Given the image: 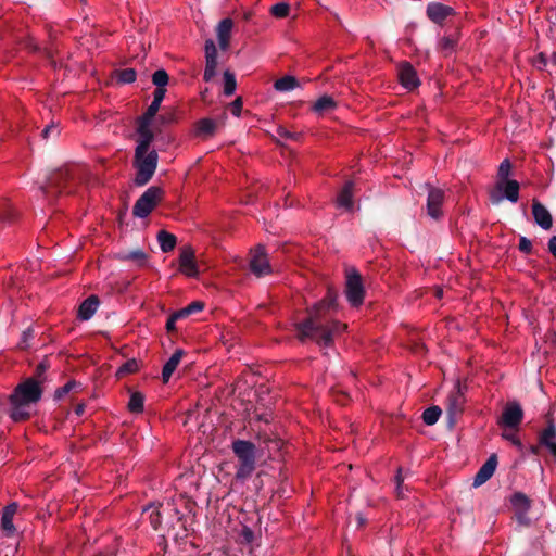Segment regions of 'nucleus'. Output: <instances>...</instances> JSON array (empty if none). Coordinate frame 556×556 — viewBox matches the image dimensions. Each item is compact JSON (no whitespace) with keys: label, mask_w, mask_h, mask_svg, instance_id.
<instances>
[{"label":"nucleus","mask_w":556,"mask_h":556,"mask_svg":"<svg viewBox=\"0 0 556 556\" xmlns=\"http://www.w3.org/2000/svg\"><path fill=\"white\" fill-rule=\"evenodd\" d=\"M337 308V292L328 289L326 296L307 311V318L295 324L298 339L302 342L311 339L321 346H330L346 329L345 324L333 318Z\"/></svg>","instance_id":"obj_1"},{"label":"nucleus","mask_w":556,"mask_h":556,"mask_svg":"<svg viewBox=\"0 0 556 556\" xmlns=\"http://www.w3.org/2000/svg\"><path fill=\"white\" fill-rule=\"evenodd\" d=\"M41 396L42 388L36 379L27 378L23 382L18 383L10 395V417L14 421L27 420L31 414V405L39 402Z\"/></svg>","instance_id":"obj_2"},{"label":"nucleus","mask_w":556,"mask_h":556,"mask_svg":"<svg viewBox=\"0 0 556 556\" xmlns=\"http://www.w3.org/2000/svg\"><path fill=\"white\" fill-rule=\"evenodd\" d=\"M231 448L238 459L235 477L243 482L252 476L256 468V446L250 441L235 440Z\"/></svg>","instance_id":"obj_3"},{"label":"nucleus","mask_w":556,"mask_h":556,"mask_svg":"<svg viewBox=\"0 0 556 556\" xmlns=\"http://www.w3.org/2000/svg\"><path fill=\"white\" fill-rule=\"evenodd\" d=\"M159 162V155L155 150L143 149L139 153V149H135L134 165L136 168L135 184L144 186L153 177Z\"/></svg>","instance_id":"obj_4"},{"label":"nucleus","mask_w":556,"mask_h":556,"mask_svg":"<svg viewBox=\"0 0 556 556\" xmlns=\"http://www.w3.org/2000/svg\"><path fill=\"white\" fill-rule=\"evenodd\" d=\"M217 38V45L212 38L207 39L204 45L205 68L203 73V79L206 83L211 81L216 76L218 65V51L226 52L230 46L231 37Z\"/></svg>","instance_id":"obj_5"},{"label":"nucleus","mask_w":556,"mask_h":556,"mask_svg":"<svg viewBox=\"0 0 556 556\" xmlns=\"http://www.w3.org/2000/svg\"><path fill=\"white\" fill-rule=\"evenodd\" d=\"M75 178L68 168H60L53 172L42 191L49 194H62L74 192Z\"/></svg>","instance_id":"obj_6"},{"label":"nucleus","mask_w":556,"mask_h":556,"mask_svg":"<svg viewBox=\"0 0 556 556\" xmlns=\"http://www.w3.org/2000/svg\"><path fill=\"white\" fill-rule=\"evenodd\" d=\"M164 191L162 188L156 186H151L148 188L142 195L136 201L132 207V214L136 217L144 218L147 217L155 206L163 199Z\"/></svg>","instance_id":"obj_7"},{"label":"nucleus","mask_w":556,"mask_h":556,"mask_svg":"<svg viewBox=\"0 0 556 556\" xmlns=\"http://www.w3.org/2000/svg\"><path fill=\"white\" fill-rule=\"evenodd\" d=\"M345 295L352 306L357 307L363 304L365 289L356 269H351L346 274Z\"/></svg>","instance_id":"obj_8"},{"label":"nucleus","mask_w":556,"mask_h":556,"mask_svg":"<svg viewBox=\"0 0 556 556\" xmlns=\"http://www.w3.org/2000/svg\"><path fill=\"white\" fill-rule=\"evenodd\" d=\"M523 419V409L517 401H509L505 405L497 424L504 429L517 430Z\"/></svg>","instance_id":"obj_9"},{"label":"nucleus","mask_w":556,"mask_h":556,"mask_svg":"<svg viewBox=\"0 0 556 556\" xmlns=\"http://www.w3.org/2000/svg\"><path fill=\"white\" fill-rule=\"evenodd\" d=\"M465 403L464 388L457 382L446 399V413L450 424H455L456 419L462 415Z\"/></svg>","instance_id":"obj_10"},{"label":"nucleus","mask_w":556,"mask_h":556,"mask_svg":"<svg viewBox=\"0 0 556 556\" xmlns=\"http://www.w3.org/2000/svg\"><path fill=\"white\" fill-rule=\"evenodd\" d=\"M510 504L515 511L517 522L521 526H529L530 519L528 518V511L531 507L530 498L521 492H516L510 497Z\"/></svg>","instance_id":"obj_11"},{"label":"nucleus","mask_w":556,"mask_h":556,"mask_svg":"<svg viewBox=\"0 0 556 556\" xmlns=\"http://www.w3.org/2000/svg\"><path fill=\"white\" fill-rule=\"evenodd\" d=\"M444 191L439 188L428 186L427 197V214L433 218L439 219L443 215L442 205L444 202Z\"/></svg>","instance_id":"obj_12"},{"label":"nucleus","mask_w":556,"mask_h":556,"mask_svg":"<svg viewBox=\"0 0 556 556\" xmlns=\"http://www.w3.org/2000/svg\"><path fill=\"white\" fill-rule=\"evenodd\" d=\"M496 190L503 192V195L491 193L493 203H500L503 198H506L513 203H516L519 199V182L517 180L497 181Z\"/></svg>","instance_id":"obj_13"},{"label":"nucleus","mask_w":556,"mask_h":556,"mask_svg":"<svg viewBox=\"0 0 556 556\" xmlns=\"http://www.w3.org/2000/svg\"><path fill=\"white\" fill-rule=\"evenodd\" d=\"M179 271L187 277H197L199 274L194 251L189 245L181 249L179 255Z\"/></svg>","instance_id":"obj_14"},{"label":"nucleus","mask_w":556,"mask_h":556,"mask_svg":"<svg viewBox=\"0 0 556 556\" xmlns=\"http://www.w3.org/2000/svg\"><path fill=\"white\" fill-rule=\"evenodd\" d=\"M401 85L407 90H414L420 85L417 72L408 62H403L397 67Z\"/></svg>","instance_id":"obj_15"},{"label":"nucleus","mask_w":556,"mask_h":556,"mask_svg":"<svg viewBox=\"0 0 556 556\" xmlns=\"http://www.w3.org/2000/svg\"><path fill=\"white\" fill-rule=\"evenodd\" d=\"M250 269L257 277L267 275L271 271L268 258L262 247H257L250 260Z\"/></svg>","instance_id":"obj_16"},{"label":"nucleus","mask_w":556,"mask_h":556,"mask_svg":"<svg viewBox=\"0 0 556 556\" xmlns=\"http://www.w3.org/2000/svg\"><path fill=\"white\" fill-rule=\"evenodd\" d=\"M539 444L546 447L556 458V425L553 420H548L546 428L540 432Z\"/></svg>","instance_id":"obj_17"},{"label":"nucleus","mask_w":556,"mask_h":556,"mask_svg":"<svg viewBox=\"0 0 556 556\" xmlns=\"http://www.w3.org/2000/svg\"><path fill=\"white\" fill-rule=\"evenodd\" d=\"M151 123L152 122L144 121L141 118L138 119V139L136 149H139V152L143 149H150V146L154 139V135L151 130Z\"/></svg>","instance_id":"obj_18"},{"label":"nucleus","mask_w":556,"mask_h":556,"mask_svg":"<svg viewBox=\"0 0 556 556\" xmlns=\"http://www.w3.org/2000/svg\"><path fill=\"white\" fill-rule=\"evenodd\" d=\"M497 466V456L492 454L481 466L473 478V486H480L485 483L495 472Z\"/></svg>","instance_id":"obj_19"},{"label":"nucleus","mask_w":556,"mask_h":556,"mask_svg":"<svg viewBox=\"0 0 556 556\" xmlns=\"http://www.w3.org/2000/svg\"><path fill=\"white\" fill-rule=\"evenodd\" d=\"M532 214L535 223L543 229L548 230L553 226V218L548 210L539 201L532 203Z\"/></svg>","instance_id":"obj_20"},{"label":"nucleus","mask_w":556,"mask_h":556,"mask_svg":"<svg viewBox=\"0 0 556 556\" xmlns=\"http://www.w3.org/2000/svg\"><path fill=\"white\" fill-rule=\"evenodd\" d=\"M454 10L452 7L439 2L429 3L427 7V15L434 23H442L446 17L452 15Z\"/></svg>","instance_id":"obj_21"},{"label":"nucleus","mask_w":556,"mask_h":556,"mask_svg":"<svg viewBox=\"0 0 556 556\" xmlns=\"http://www.w3.org/2000/svg\"><path fill=\"white\" fill-rule=\"evenodd\" d=\"M17 510V504L11 503L8 506L4 507L0 527L5 532L8 536H11L15 532V527L13 525V517Z\"/></svg>","instance_id":"obj_22"},{"label":"nucleus","mask_w":556,"mask_h":556,"mask_svg":"<svg viewBox=\"0 0 556 556\" xmlns=\"http://www.w3.org/2000/svg\"><path fill=\"white\" fill-rule=\"evenodd\" d=\"M99 299L97 295H90L78 307L77 317L80 320L90 319L99 307Z\"/></svg>","instance_id":"obj_23"},{"label":"nucleus","mask_w":556,"mask_h":556,"mask_svg":"<svg viewBox=\"0 0 556 556\" xmlns=\"http://www.w3.org/2000/svg\"><path fill=\"white\" fill-rule=\"evenodd\" d=\"M185 352L182 350H176L169 359L165 363L162 370L163 382H168L174 371L177 369Z\"/></svg>","instance_id":"obj_24"},{"label":"nucleus","mask_w":556,"mask_h":556,"mask_svg":"<svg viewBox=\"0 0 556 556\" xmlns=\"http://www.w3.org/2000/svg\"><path fill=\"white\" fill-rule=\"evenodd\" d=\"M353 181H348L337 198L338 206L344 207L345 210H352L353 207Z\"/></svg>","instance_id":"obj_25"},{"label":"nucleus","mask_w":556,"mask_h":556,"mask_svg":"<svg viewBox=\"0 0 556 556\" xmlns=\"http://www.w3.org/2000/svg\"><path fill=\"white\" fill-rule=\"evenodd\" d=\"M336 108L337 102L334 101V99L330 96L325 94L317 99V101L313 104L312 110L315 113L323 115L326 112L334 110Z\"/></svg>","instance_id":"obj_26"},{"label":"nucleus","mask_w":556,"mask_h":556,"mask_svg":"<svg viewBox=\"0 0 556 556\" xmlns=\"http://www.w3.org/2000/svg\"><path fill=\"white\" fill-rule=\"evenodd\" d=\"M157 240L160 243V248L164 253L173 251L177 243L176 237L173 233L167 232L165 230L159 231Z\"/></svg>","instance_id":"obj_27"},{"label":"nucleus","mask_w":556,"mask_h":556,"mask_svg":"<svg viewBox=\"0 0 556 556\" xmlns=\"http://www.w3.org/2000/svg\"><path fill=\"white\" fill-rule=\"evenodd\" d=\"M216 123L211 118H202L197 124V135L208 137L212 136L215 131Z\"/></svg>","instance_id":"obj_28"},{"label":"nucleus","mask_w":556,"mask_h":556,"mask_svg":"<svg viewBox=\"0 0 556 556\" xmlns=\"http://www.w3.org/2000/svg\"><path fill=\"white\" fill-rule=\"evenodd\" d=\"M277 91H290L298 87V80L294 76H283L277 79L274 84Z\"/></svg>","instance_id":"obj_29"},{"label":"nucleus","mask_w":556,"mask_h":556,"mask_svg":"<svg viewBox=\"0 0 556 556\" xmlns=\"http://www.w3.org/2000/svg\"><path fill=\"white\" fill-rule=\"evenodd\" d=\"M143 403H144V396L140 392H134L130 395L129 402H128V409L131 413H142L143 410Z\"/></svg>","instance_id":"obj_30"},{"label":"nucleus","mask_w":556,"mask_h":556,"mask_svg":"<svg viewBox=\"0 0 556 556\" xmlns=\"http://www.w3.org/2000/svg\"><path fill=\"white\" fill-rule=\"evenodd\" d=\"M237 88V81L235 74L230 71L224 72V94L229 97L232 96Z\"/></svg>","instance_id":"obj_31"},{"label":"nucleus","mask_w":556,"mask_h":556,"mask_svg":"<svg viewBox=\"0 0 556 556\" xmlns=\"http://www.w3.org/2000/svg\"><path fill=\"white\" fill-rule=\"evenodd\" d=\"M441 413L442 410L439 406L428 407L422 413V420L426 425L432 426L439 420Z\"/></svg>","instance_id":"obj_32"},{"label":"nucleus","mask_w":556,"mask_h":556,"mask_svg":"<svg viewBox=\"0 0 556 556\" xmlns=\"http://www.w3.org/2000/svg\"><path fill=\"white\" fill-rule=\"evenodd\" d=\"M511 173V163L508 159H505L501 162L498 169H497V181H506L509 180L508 176Z\"/></svg>","instance_id":"obj_33"},{"label":"nucleus","mask_w":556,"mask_h":556,"mask_svg":"<svg viewBox=\"0 0 556 556\" xmlns=\"http://www.w3.org/2000/svg\"><path fill=\"white\" fill-rule=\"evenodd\" d=\"M139 369L138 362L135 358L125 362L117 370V376L134 374Z\"/></svg>","instance_id":"obj_34"},{"label":"nucleus","mask_w":556,"mask_h":556,"mask_svg":"<svg viewBox=\"0 0 556 556\" xmlns=\"http://www.w3.org/2000/svg\"><path fill=\"white\" fill-rule=\"evenodd\" d=\"M147 511H149V519L151 526L153 527V529L157 530L162 523L160 507L150 506L147 508Z\"/></svg>","instance_id":"obj_35"},{"label":"nucleus","mask_w":556,"mask_h":556,"mask_svg":"<svg viewBox=\"0 0 556 556\" xmlns=\"http://www.w3.org/2000/svg\"><path fill=\"white\" fill-rule=\"evenodd\" d=\"M289 11H290V5L286 2L276 3L270 8L271 15L277 18H282V17L288 16Z\"/></svg>","instance_id":"obj_36"},{"label":"nucleus","mask_w":556,"mask_h":556,"mask_svg":"<svg viewBox=\"0 0 556 556\" xmlns=\"http://www.w3.org/2000/svg\"><path fill=\"white\" fill-rule=\"evenodd\" d=\"M168 79L169 77L165 70H157L152 75V83L159 88H165Z\"/></svg>","instance_id":"obj_37"},{"label":"nucleus","mask_w":556,"mask_h":556,"mask_svg":"<svg viewBox=\"0 0 556 556\" xmlns=\"http://www.w3.org/2000/svg\"><path fill=\"white\" fill-rule=\"evenodd\" d=\"M137 74L132 68H125L117 72V80L122 84H130L136 80Z\"/></svg>","instance_id":"obj_38"},{"label":"nucleus","mask_w":556,"mask_h":556,"mask_svg":"<svg viewBox=\"0 0 556 556\" xmlns=\"http://www.w3.org/2000/svg\"><path fill=\"white\" fill-rule=\"evenodd\" d=\"M232 27L233 22L231 18H223L216 26V35H230Z\"/></svg>","instance_id":"obj_39"},{"label":"nucleus","mask_w":556,"mask_h":556,"mask_svg":"<svg viewBox=\"0 0 556 556\" xmlns=\"http://www.w3.org/2000/svg\"><path fill=\"white\" fill-rule=\"evenodd\" d=\"M77 386H78V383L75 380H70L63 387L55 390L54 399L61 400L63 396H65L67 393H70Z\"/></svg>","instance_id":"obj_40"},{"label":"nucleus","mask_w":556,"mask_h":556,"mask_svg":"<svg viewBox=\"0 0 556 556\" xmlns=\"http://www.w3.org/2000/svg\"><path fill=\"white\" fill-rule=\"evenodd\" d=\"M127 261H135L139 264L143 263L147 258V254L142 250H135L128 253H125L122 257Z\"/></svg>","instance_id":"obj_41"},{"label":"nucleus","mask_w":556,"mask_h":556,"mask_svg":"<svg viewBox=\"0 0 556 556\" xmlns=\"http://www.w3.org/2000/svg\"><path fill=\"white\" fill-rule=\"evenodd\" d=\"M160 103H157L156 101H152L151 104L148 106L147 111L139 118L152 122L157 111L160 110Z\"/></svg>","instance_id":"obj_42"},{"label":"nucleus","mask_w":556,"mask_h":556,"mask_svg":"<svg viewBox=\"0 0 556 556\" xmlns=\"http://www.w3.org/2000/svg\"><path fill=\"white\" fill-rule=\"evenodd\" d=\"M252 418L257 421L269 424L273 419V413L269 409H265L263 412H258V409H255Z\"/></svg>","instance_id":"obj_43"},{"label":"nucleus","mask_w":556,"mask_h":556,"mask_svg":"<svg viewBox=\"0 0 556 556\" xmlns=\"http://www.w3.org/2000/svg\"><path fill=\"white\" fill-rule=\"evenodd\" d=\"M48 367H49V365L46 362L39 363L38 366L36 367L35 377H33V378L36 379L37 381H39V386H41V383L46 379L45 374H46Z\"/></svg>","instance_id":"obj_44"},{"label":"nucleus","mask_w":556,"mask_h":556,"mask_svg":"<svg viewBox=\"0 0 556 556\" xmlns=\"http://www.w3.org/2000/svg\"><path fill=\"white\" fill-rule=\"evenodd\" d=\"M502 438L506 441H509L511 444H514L518 448H522V443L515 433L505 430L502 433Z\"/></svg>","instance_id":"obj_45"},{"label":"nucleus","mask_w":556,"mask_h":556,"mask_svg":"<svg viewBox=\"0 0 556 556\" xmlns=\"http://www.w3.org/2000/svg\"><path fill=\"white\" fill-rule=\"evenodd\" d=\"M456 38L457 37H443L440 40L439 46L444 50H452L457 43Z\"/></svg>","instance_id":"obj_46"},{"label":"nucleus","mask_w":556,"mask_h":556,"mask_svg":"<svg viewBox=\"0 0 556 556\" xmlns=\"http://www.w3.org/2000/svg\"><path fill=\"white\" fill-rule=\"evenodd\" d=\"M518 248L520 252L530 254L532 252V242L526 237H520Z\"/></svg>","instance_id":"obj_47"},{"label":"nucleus","mask_w":556,"mask_h":556,"mask_svg":"<svg viewBox=\"0 0 556 556\" xmlns=\"http://www.w3.org/2000/svg\"><path fill=\"white\" fill-rule=\"evenodd\" d=\"M403 481H404V478L402 477V470L399 469L397 473L395 476V483H396L395 491H396V494L399 497H404Z\"/></svg>","instance_id":"obj_48"},{"label":"nucleus","mask_w":556,"mask_h":556,"mask_svg":"<svg viewBox=\"0 0 556 556\" xmlns=\"http://www.w3.org/2000/svg\"><path fill=\"white\" fill-rule=\"evenodd\" d=\"M204 307V304L200 301H194L186 306L189 314L201 312Z\"/></svg>","instance_id":"obj_49"},{"label":"nucleus","mask_w":556,"mask_h":556,"mask_svg":"<svg viewBox=\"0 0 556 556\" xmlns=\"http://www.w3.org/2000/svg\"><path fill=\"white\" fill-rule=\"evenodd\" d=\"M277 134L279 137L281 138H285V139H290V140H295L298 138V135L296 134H293L289 130H287L286 128H282V127H279L277 129Z\"/></svg>","instance_id":"obj_50"},{"label":"nucleus","mask_w":556,"mask_h":556,"mask_svg":"<svg viewBox=\"0 0 556 556\" xmlns=\"http://www.w3.org/2000/svg\"><path fill=\"white\" fill-rule=\"evenodd\" d=\"M165 93H166V89L165 88L156 87V89L153 92V100L152 101H156L157 103L161 104L162 101L164 100Z\"/></svg>","instance_id":"obj_51"},{"label":"nucleus","mask_w":556,"mask_h":556,"mask_svg":"<svg viewBox=\"0 0 556 556\" xmlns=\"http://www.w3.org/2000/svg\"><path fill=\"white\" fill-rule=\"evenodd\" d=\"M241 110H242V100H241V98H237L231 103V112L233 115L239 116L241 113Z\"/></svg>","instance_id":"obj_52"},{"label":"nucleus","mask_w":556,"mask_h":556,"mask_svg":"<svg viewBox=\"0 0 556 556\" xmlns=\"http://www.w3.org/2000/svg\"><path fill=\"white\" fill-rule=\"evenodd\" d=\"M177 320H178V319L175 317V315H174V314H172V315L168 317V319H167V321H166V330H167L168 332H172V331H174V330L176 329V321H177Z\"/></svg>","instance_id":"obj_53"},{"label":"nucleus","mask_w":556,"mask_h":556,"mask_svg":"<svg viewBox=\"0 0 556 556\" xmlns=\"http://www.w3.org/2000/svg\"><path fill=\"white\" fill-rule=\"evenodd\" d=\"M548 251L556 258V236H553L548 240Z\"/></svg>","instance_id":"obj_54"},{"label":"nucleus","mask_w":556,"mask_h":556,"mask_svg":"<svg viewBox=\"0 0 556 556\" xmlns=\"http://www.w3.org/2000/svg\"><path fill=\"white\" fill-rule=\"evenodd\" d=\"M175 315V317L177 319H181V318H185L187 316H189L190 314L188 313V309L186 307H184L182 309H179L175 313H173Z\"/></svg>","instance_id":"obj_55"},{"label":"nucleus","mask_w":556,"mask_h":556,"mask_svg":"<svg viewBox=\"0 0 556 556\" xmlns=\"http://www.w3.org/2000/svg\"><path fill=\"white\" fill-rule=\"evenodd\" d=\"M538 60L542 66H545L547 64V54L544 52L539 53Z\"/></svg>","instance_id":"obj_56"},{"label":"nucleus","mask_w":556,"mask_h":556,"mask_svg":"<svg viewBox=\"0 0 556 556\" xmlns=\"http://www.w3.org/2000/svg\"><path fill=\"white\" fill-rule=\"evenodd\" d=\"M55 130V127L53 125H50V126H47L43 130H42V137L43 138H48L50 132L54 131Z\"/></svg>","instance_id":"obj_57"},{"label":"nucleus","mask_w":556,"mask_h":556,"mask_svg":"<svg viewBox=\"0 0 556 556\" xmlns=\"http://www.w3.org/2000/svg\"><path fill=\"white\" fill-rule=\"evenodd\" d=\"M84 410H85V405L84 404H78L75 408V413L76 415L80 416L84 414Z\"/></svg>","instance_id":"obj_58"},{"label":"nucleus","mask_w":556,"mask_h":556,"mask_svg":"<svg viewBox=\"0 0 556 556\" xmlns=\"http://www.w3.org/2000/svg\"><path fill=\"white\" fill-rule=\"evenodd\" d=\"M31 337V332L30 330H27V331H24L23 332V343H26V341L28 340V338Z\"/></svg>","instance_id":"obj_59"},{"label":"nucleus","mask_w":556,"mask_h":556,"mask_svg":"<svg viewBox=\"0 0 556 556\" xmlns=\"http://www.w3.org/2000/svg\"><path fill=\"white\" fill-rule=\"evenodd\" d=\"M357 522H358V526L362 527L363 525H365V518L362 515H358Z\"/></svg>","instance_id":"obj_60"},{"label":"nucleus","mask_w":556,"mask_h":556,"mask_svg":"<svg viewBox=\"0 0 556 556\" xmlns=\"http://www.w3.org/2000/svg\"><path fill=\"white\" fill-rule=\"evenodd\" d=\"M530 451H531L532 454L536 455V454H539V446L533 445V446L530 447Z\"/></svg>","instance_id":"obj_61"},{"label":"nucleus","mask_w":556,"mask_h":556,"mask_svg":"<svg viewBox=\"0 0 556 556\" xmlns=\"http://www.w3.org/2000/svg\"><path fill=\"white\" fill-rule=\"evenodd\" d=\"M442 293H443V291H442L441 289H440V290H438V291H437V296H438V298H441V296H442Z\"/></svg>","instance_id":"obj_62"}]
</instances>
